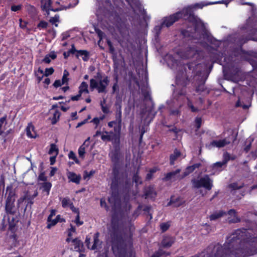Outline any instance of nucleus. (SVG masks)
I'll use <instances>...</instances> for the list:
<instances>
[{
	"label": "nucleus",
	"mask_w": 257,
	"mask_h": 257,
	"mask_svg": "<svg viewBox=\"0 0 257 257\" xmlns=\"http://www.w3.org/2000/svg\"><path fill=\"white\" fill-rule=\"evenodd\" d=\"M70 208L73 212L77 213V215H76V219H75V223L77 224H82L83 223V222H80V221H79V215L78 209L75 207L74 206L73 203L70 206Z\"/></svg>",
	"instance_id": "nucleus-41"
},
{
	"label": "nucleus",
	"mask_w": 257,
	"mask_h": 257,
	"mask_svg": "<svg viewBox=\"0 0 257 257\" xmlns=\"http://www.w3.org/2000/svg\"><path fill=\"white\" fill-rule=\"evenodd\" d=\"M27 136L31 139H35L37 137V134L35 131L34 126L32 124H29L26 129Z\"/></svg>",
	"instance_id": "nucleus-26"
},
{
	"label": "nucleus",
	"mask_w": 257,
	"mask_h": 257,
	"mask_svg": "<svg viewBox=\"0 0 257 257\" xmlns=\"http://www.w3.org/2000/svg\"><path fill=\"white\" fill-rule=\"evenodd\" d=\"M96 33L99 38V40L98 42V44L100 43V41L105 37V34L100 30H96Z\"/></svg>",
	"instance_id": "nucleus-50"
},
{
	"label": "nucleus",
	"mask_w": 257,
	"mask_h": 257,
	"mask_svg": "<svg viewBox=\"0 0 257 257\" xmlns=\"http://www.w3.org/2000/svg\"><path fill=\"white\" fill-rule=\"evenodd\" d=\"M85 243L87 246V247L89 249H91V243H90V237H89L88 236H87L86 237V239L85 241Z\"/></svg>",
	"instance_id": "nucleus-62"
},
{
	"label": "nucleus",
	"mask_w": 257,
	"mask_h": 257,
	"mask_svg": "<svg viewBox=\"0 0 257 257\" xmlns=\"http://www.w3.org/2000/svg\"><path fill=\"white\" fill-rule=\"evenodd\" d=\"M88 85L86 82L83 81L82 82L79 87V93L81 95L83 93L88 94L89 90L88 89Z\"/></svg>",
	"instance_id": "nucleus-32"
},
{
	"label": "nucleus",
	"mask_w": 257,
	"mask_h": 257,
	"mask_svg": "<svg viewBox=\"0 0 257 257\" xmlns=\"http://www.w3.org/2000/svg\"><path fill=\"white\" fill-rule=\"evenodd\" d=\"M186 157V155L181 153L177 149H175L173 154H171L170 157V162L171 165L175 164V162L178 159H182Z\"/></svg>",
	"instance_id": "nucleus-19"
},
{
	"label": "nucleus",
	"mask_w": 257,
	"mask_h": 257,
	"mask_svg": "<svg viewBox=\"0 0 257 257\" xmlns=\"http://www.w3.org/2000/svg\"><path fill=\"white\" fill-rule=\"evenodd\" d=\"M180 200L179 197L175 198L174 197H171L170 202L168 204V206L173 205L175 207L179 206L181 204L180 202H178Z\"/></svg>",
	"instance_id": "nucleus-39"
},
{
	"label": "nucleus",
	"mask_w": 257,
	"mask_h": 257,
	"mask_svg": "<svg viewBox=\"0 0 257 257\" xmlns=\"http://www.w3.org/2000/svg\"><path fill=\"white\" fill-rule=\"evenodd\" d=\"M133 182H134L137 185L142 183V179L139 176L138 172L134 175L133 177Z\"/></svg>",
	"instance_id": "nucleus-47"
},
{
	"label": "nucleus",
	"mask_w": 257,
	"mask_h": 257,
	"mask_svg": "<svg viewBox=\"0 0 257 257\" xmlns=\"http://www.w3.org/2000/svg\"><path fill=\"white\" fill-rule=\"evenodd\" d=\"M56 210L52 209L51 210L50 214L48 217V221L51 222L49 225H55L58 223H62L65 222V220L61 217L60 215H57L55 218L54 217L55 216Z\"/></svg>",
	"instance_id": "nucleus-14"
},
{
	"label": "nucleus",
	"mask_w": 257,
	"mask_h": 257,
	"mask_svg": "<svg viewBox=\"0 0 257 257\" xmlns=\"http://www.w3.org/2000/svg\"><path fill=\"white\" fill-rule=\"evenodd\" d=\"M72 241L74 243V249L77 251L81 252L83 248V243L76 239H73Z\"/></svg>",
	"instance_id": "nucleus-36"
},
{
	"label": "nucleus",
	"mask_w": 257,
	"mask_h": 257,
	"mask_svg": "<svg viewBox=\"0 0 257 257\" xmlns=\"http://www.w3.org/2000/svg\"><path fill=\"white\" fill-rule=\"evenodd\" d=\"M68 157L70 159L73 160L76 164H79V161L76 156L75 154L73 151H70L68 154Z\"/></svg>",
	"instance_id": "nucleus-45"
},
{
	"label": "nucleus",
	"mask_w": 257,
	"mask_h": 257,
	"mask_svg": "<svg viewBox=\"0 0 257 257\" xmlns=\"http://www.w3.org/2000/svg\"><path fill=\"white\" fill-rule=\"evenodd\" d=\"M101 140L104 142L112 141L113 144L118 145L119 143V137L116 136L112 132L105 131L102 133Z\"/></svg>",
	"instance_id": "nucleus-12"
},
{
	"label": "nucleus",
	"mask_w": 257,
	"mask_h": 257,
	"mask_svg": "<svg viewBox=\"0 0 257 257\" xmlns=\"http://www.w3.org/2000/svg\"><path fill=\"white\" fill-rule=\"evenodd\" d=\"M230 187L233 190H236L241 188L243 186L242 184H238V183H233L229 185Z\"/></svg>",
	"instance_id": "nucleus-52"
},
{
	"label": "nucleus",
	"mask_w": 257,
	"mask_h": 257,
	"mask_svg": "<svg viewBox=\"0 0 257 257\" xmlns=\"http://www.w3.org/2000/svg\"><path fill=\"white\" fill-rule=\"evenodd\" d=\"M175 240V238L172 236H165L161 242V245L163 247L169 248L174 243Z\"/></svg>",
	"instance_id": "nucleus-22"
},
{
	"label": "nucleus",
	"mask_w": 257,
	"mask_h": 257,
	"mask_svg": "<svg viewBox=\"0 0 257 257\" xmlns=\"http://www.w3.org/2000/svg\"><path fill=\"white\" fill-rule=\"evenodd\" d=\"M202 37L203 39H206L207 41H211V37L207 33L204 32V33L202 34Z\"/></svg>",
	"instance_id": "nucleus-63"
},
{
	"label": "nucleus",
	"mask_w": 257,
	"mask_h": 257,
	"mask_svg": "<svg viewBox=\"0 0 257 257\" xmlns=\"http://www.w3.org/2000/svg\"><path fill=\"white\" fill-rule=\"evenodd\" d=\"M99 233L96 232L94 234L93 236V244L91 246V249L94 250L97 248V246L99 244V240L98 239Z\"/></svg>",
	"instance_id": "nucleus-35"
},
{
	"label": "nucleus",
	"mask_w": 257,
	"mask_h": 257,
	"mask_svg": "<svg viewBox=\"0 0 257 257\" xmlns=\"http://www.w3.org/2000/svg\"><path fill=\"white\" fill-rule=\"evenodd\" d=\"M54 71V69L52 67L46 68L45 69L44 75L45 76H48L53 73Z\"/></svg>",
	"instance_id": "nucleus-54"
},
{
	"label": "nucleus",
	"mask_w": 257,
	"mask_h": 257,
	"mask_svg": "<svg viewBox=\"0 0 257 257\" xmlns=\"http://www.w3.org/2000/svg\"><path fill=\"white\" fill-rule=\"evenodd\" d=\"M59 16L55 15L54 17H52L50 19V22L52 24L54 25L55 27H57L58 24H57V23L59 21Z\"/></svg>",
	"instance_id": "nucleus-49"
},
{
	"label": "nucleus",
	"mask_w": 257,
	"mask_h": 257,
	"mask_svg": "<svg viewBox=\"0 0 257 257\" xmlns=\"http://www.w3.org/2000/svg\"><path fill=\"white\" fill-rule=\"evenodd\" d=\"M109 83L107 76H102L101 73L98 72L93 78L90 80V87L91 90L96 89L98 93L105 92Z\"/></svg>",
	"instance_id": "nucleus-4"
},
{
	"label": "nucleus",
	"mask_w": 257,
	"mask_h": 257,
	"mask_svg": "<svg viewBox=\"0 0 257 257\" xmlns=\"http://www.w3.org/2000/svg\"><path fill=\"white\" fill-rule=\"evenodd\" d=\"M138 85L141 90L142 93L144 96L145 98L148 99L150 97V94L147 87L145 85L142 86L139 83H138Z\"/></svg>",
	"instance_id": "nucleus-37"
},
{
	"label": "nucleus",
	"mask_w": 257,
	"mask_h": 257,
	"mask_svg": "<svg viewBox=\"0 0 257 257\" xmlns=\"http://www.w3.org/2000/svg\"><path fill=\"white\" fill-rule=\"evenodd\" d=\"M166 254V255H168L170 254L169 252L166 253L163 249L159 248V250L155 252H154L151 257H161L162 255L164 254Z\"/></svg>",
	"instance_id": "nucleus-43"
},
{
	"label": "nucleus",
	"mask_w": 257,
	"mask_h": 257,
	"mask_svg": "<svg viewBox=\"0 0 257 257\" xmlns=\"http://www.w3.org/2000/svg\"><path fill=\"white\" fill-rule=\"evenodd\" d=\"M231 140L228 138H225L222 140H213L210 143V145L213 147L222 148L229 144Z\"/></svg>",
	"instance_id": "nucleus-20"
},
{
	"label": "nucleus",
	"mask_w": 257,
	"mask_h": 257,
	"mask_svg": "<svg viewBox=\"0 0 257 257\" xmlns=\"http://www.w3.org/2000/svg\"><path fill=\"white\" fill-rule=\"evenodd\" d=\"M16 226H9V231L12 232V233H13L12 235H11V237L15 239H16L17 235L16 234H15V231L16 230Z\"/></svg>",
	"instance_id": "nucleus-51"
},
{
	"label": "nucleus",
	"mask_w": 257,
	"mask_h": 257,
	"mask_svg": "<svg viewBox=\"0 0 257 257\" xmlns=\"http://www.w3.org/2000/svg\"><path fill=\"white\" fill-rule=\"evenodd\" d=\"M48 25V23L44 21H41L38 25V28H46Z\"/></svg>",
	"instance_id": "nucleus-57"
},
{
	"label": "nucleus",
	"mask_w": 257,
	"mask_h": 257,
	"mask_svg": "<svg viewBox=\"0 0 257 257\" xmlns=\"http://www.w3.org/2000/svg\"><path fill=\"white\" fill-rule=\"evenodd\" d=\"M181 170L178 169L175 171L169 172L166 174L165 178L163 180L167 181L170 180H173V181L177 180H180V179L182 176L179 175Z\"/></svg>",
	"instance_id": "nucleus-17"
},
{
	"label": "nucleus",
	"mask_w": 257,
	"mask_h": 257,
	"mask_svg": "<svg viewBox=\"0 0 257 257\" xmlns=\"http://www.w3.org/2000/svg\"><path fill=\"white\" fill-rule=\"evenodd\" d=\"M100 205L102 207H104L106 210H108V207L106 204V201L104 198L100 199Z\"/></svg>",
	"instance_id": "nucleus-58"
},
{
	"label": "nucleus",
	"mask_w": 257,
	"mask_h": 257,
	"mask_svg": "<svg viewBox=\"0 0 257 257\" xmlns=\"http://www.w3.org/2000/svg\"><path fill=\"white\" fill-rule=\"evenodd\" d=\"M200 166V164L197 163L195 164L192 166L188 167L186 170L184 171L183 173V175L182 176V177L180 179H182L184 177L187 176L190 173L192 172L196 168H199Z\"/></svg>",
	"instance_id": "nucleus-29"
},
{
	"label": "nucleus",
	"mask_w": 257,
	"mask_h": 257,
	"mask_svg": "<svg viewBox=\"0 0 257 257\" xmlns=\"http://www.w3.org/2000/svg\"><path fill=\"white\" fill-rule=\"evenodd\" d=\"M56 57V53L54 51H52L45 56L42 61L45 63L49 64L51 61V60H54Z\"/></svg>",
	"instance_id": "nucleus-30"
},
{
	"label": "nucleus",
	"mask_w": 257,
	"mask_h": 257,
	"mask_svg": "<svg viewBox=\"0 0 257 257\" xmlns=\"http://www.w3.org/2000/svg\"><path fill=\"white\" fill-rule=\"evenodd\" d=\"M10 190L6 200V210L8 213L13 214L15 213L14 202L15 201V193L12 190L10 186L7 187V191Z\"/></svg>",
	"instance_id": "nucleus-9"
},
{
	"label": "nucleus",
	"mask_w": 257,
	"mask_h": 257,
	"mask_svg": "<svg viewBox=\"0 0 257 257\" xmlns=\"http://www.w3.org/2000/svg\"><path fill=\"white\" fill-rule=\"evenodd\" d=\"M72 203L68 197H65L62 200V206L63 208L70 207Z\"/></svg>",
	"instance_id": "nucleus-42"
},
{
	"label": "nucleus",
	"mask_w": 257,
	"mask_h": 257,
	"mask_svg": "<svg viewBox=\"0 0 257 257\" xmlns=\"http://www.w3.org/2000/svg\"><path fill=\"white\" fill-rule=\"evenodd\" d=\"M177 53L182 59H189L192 57L197 58L199 52L194 47H187L183 51H177Z\"/></svg>",
	"instance_id": "nucleus-10"
},
{
	"label": "nucleus",
	"mask_w": 257,
	"mask_h": 257,
	"mask_svg": "<svg viewBox=\"0 0 257 257\" xmlns=\"http://www.w3.org/2000/svg\"><path fill=\"white\" fill-rule=\"evenodd\" d=\"M195 124L196 127L198 129L200 127L201 123H202V119L200 117H197L195 120Z\"/></svg>",
	"instance_id": "nucleus-56"
},
{
	"label": "nucleus",
	"mask_w": 257,
	"mask_h": 257,
	"mask_svg": "<svg viewBox=\"0 0 257 257\" xmlns=\"http://www.w3.org/2000/svg\"><path fill=\"white\" fill-rule=\"evenodd\" d=\"M87 140H86L84 143L78 149V155L80 158L83 159L85 154V150L88 148L89 144H87Z\"/></svg>",
	"instance_id": "nucleus-28"
},
{
	"label": "nucleus",
	"mask_w": 257,
	"mask_h": 257,
	"mask_svg": "<svg viewBox=\"0 0 257 257\" xmlns=\"http://www.w3.org/2000/svg\"><path fill=\"white\" fill-rule=\"evenodd\" d=\"M49 154L50 155L57 156L58 154V148L56 145L54 144H52L50 145V148L49 151Z\"/></svg>",
	"instance_id": "nucleus-40"
},
{
	"label": "nucleus",
	"mask_w": 257,
	"mask_h": 257,
	"mask_svg": "<svg viewBox=\"0 0 257 257\" xmlns=\"http://www.w3.org/2000/svg\"><path fill=\"white\" fill-rule=\"evenodd\" d=\"M134 226H109L111 248L115 257H134L132 237Z\"/></svg>",
	"instance_id": "nucleus-1"
},
{
	"label": "nucleus",
	"mask_w": 257,
	"mask_h": 257,
	"mask_svg": "<svg viewBox=\"0 0 257 257\" xmlns=\"http://www.w3.org/2000/svg\"><path fill=\"white\" fill-rule=\"evenodd\" d=\"M252 16L245 23L238 27L237 32L229 36L228 40L238 48L249 40L257 41V13L256 8L251 7Z\"/></svg>",
	"instance_id": "nucleus-3"
},
{
	"label": "nucleus",
	"mask_w": 257,
	"mask_h": 257,
	"mask_svg": "<svg viewBox=\"0 0 257 257\" xmlns=\"http://www.w3.org/2000/svg\"><path fill=\"white\" fill-rule=\"evenodd\" d=\"M105 103V100L104 99L103 101H101L100 103V105L101 107V110L104 113H108L109 112V109L108 107L106 105H104V104Z\"/></svg>",
	"instance_id": "nucleus-46"
},
{
	"label": "nucleus",
	"mask_w": 257,
	"mask_h": 257,
	"mask_svg": "<svg viewBox=\"0 0 257 257\" xmlns=\"http://www.w3.org/2000/svg\"><path fill=\"white\" fill-rule=\"evenodd\" d=\"M192 183L193 187L195 188H199L202 187L208 190H210L213 187V181L207 175H204L198 180H192Z\"/></svg>",
	"instance_id": "nucleus-8"
},
{
	"label": "nucleus",
	"mask_w": 257,
	"mask_h": 257,
	"mask_svg": "<svg viewBox=\"0 0 257 257\" xmlns=\"http://www.w3.org/2000/svg\"><path fill=\"white\" fill-rule=\"evenodd\" d=\"M76 228L74 226H71V228L69 229L68 232V235L69 237H71L72 235V233L75 232Z\"/></svg>",
	"instance_id": "nucleus-64"
},
{
	"label": "nucleus",
	"mask_w": 257,
	"mask_h": 257,
	"mask_svg": "<svg viewBox=\"0 0 257 257\" xmlns=\"http://www.w3.org/2000/svg\"><path fill=\"white\" fill-rule=\"evenodd\" d=\"M142 206L141 205H139L138 207V208L134 211L133 214V217L134 218H136L140 213V211L142 210Z\"/></svg>",
	"instance_id": "nucleus-60"
},
{
	"label": "nucleus",
	"mask_w": 257,
	"mask_h": 257,
	"mask_svg": "<svg viewBox=\"0 0 257 257\" xmlns=\"http://www.w3.org/2000/svg\"><path fill=\"white\" fill-rule=\"evenodd\" d=\"M22 8V5H14L11 7V10L14 12H17L20 10Z\"/></svg>",
	"instance_id": "nucleus-61"
},
{
	"label": "nucleus",
	"mask_w": 257,
	"mask_h": 257,
	"mask_svg": "<svg viewBox=\"0 0 257 257\" xmlns=\"http://www.w3.org/2000/svg\"><path fill=\"white\" fill-rule=\"evenodd\" d=\"M70 1L71 0H59L56 3V5H58L59 6L56 8L55 10L59 11L66 10L75 7L78 3V2H77L75 4H72L70 2Z\"/></svg>",
	"instance_id": "nucleus-13"
},
{
	"label": "nucleus",
	"mask_w": 257,
	"mask_h": 257,
	"mask_svg": "<svg viewBox=\"0 0 257 257\" xmlns=\"http://www.w3.org/2000/svg\"><path fill=\"white\" fill-rule=\"evenodd\" d=\"M121 106L118 105L116 106V111H115V120L117 123L118 127L117 128L114 127V131L115 132L117 133L118 134L120 133L121 127Z\"/></svg>",
	"instance_id": "nucleus-15"
},
{
	"label": "nucleus",
	"mask_w": 257,
	"mask_h": 257,
	"mask_svg": "<svg viewBox=\"0 0 257 257\" xmlns=\"http://www.w3.org/2000/svg\"><path fill=\"white\" fill-rule=\"evenodd\" d=\"M108 201L110 204H111L112 207V209L114 211V213L112 215V222L115 219L116 217L117 216L116 212L117 210L119 209L120 208V200L118 198V196H117L113 192L112 193L111 196L110 198H108Z\"/></svg>",
	"instance_id": "nucleus-11"
},
{
	"label": "nucleus",
	"mask_w": 257,
	"mask_h": 257,
	"mask_svg": "<svg viewBox=\"0 0 257 257\" xmlns=\"http://www.w3.org/2000/svg\"><path fill=\"white\" fill-rule=\"evenodd\" d=\"M235 106L236 107H242L243 109H247L248 108L249 105L242 104L240 101L239 100H238L235 104Z\"/></svg>",
	"instance_id": "nucleus-59"
},
{
	"label": "nucleus",
	"mask_w": 257,
	"mask_h": 257,
	"mask_svg": "<svg viewBox=\"0 0 257 257\" xmlns=\"http://www.w3.org/2000/svg\"><path fill=\"white\" fill-rule=\"evenodd\" d=\"M76 51H77V50L75 49L74 45H72V48L71 49H70L69 51H68L67 52H64V53H63L64 57L65 59H67L68 57H69L70 54H74L76 52Z\"/></svg>",
	"instance_id": "nucleus-44"
},
{
	"label": "nucleus",
	"mask_w": 257,
	"mask_h": 257,
	"mask_svg": "<svg viewBox=\"0 0 257 257\" xmlns=\"http://www.w3.org/2000/svg\"><path fill=\"white\" fill-rule=\"evenodd\" d=\"M156 194L153 187L149 186L145 188L144 194L145 198L154 199L156 197Z\"/></svg>",
	"instance_id": "nucleus-25"
},
{
	"label": "nucleus",
	"mask_w": 257,
	"mask_h": 257,
	"mask_svg": "<svg viewBox=\"0 0 257 257\" xmlns=\"http://www.w3.org/2000/svg\"><path fill=\"white\" fill-rule=\"evenodd\" d=\"M60 116V112L59 111L57 110H55L54 111V112H53V116L51 118V122L53 124L56 123V122L59 119Z\"/></svg>",
	"instance_id": "nucleus-38"
},
{
	"label": "nucleus",
	"mask_w": 257,
	"mask_h": 257,
	"mask_svg": "<svg viewBox=\"0 0 257 257\" xmlns=\"http://www.w3.org/2000/svg\"><path fill=\"white\" fill-rule=\"evenodd\" d=\"M66 175L69 180V182L79 184L81 179V176L79 174L68 171L66 173Z\"/></svg>",
	"instance_id": "nucleus-18"
},
{
	"label": "nucleus",
	"mask_w": 257,
	"mask_h": 257,
	"mask_svg": "<svg viewBox=\"0 0 257 257\" xmlns=\"http://www.w3.org/2000/svg\"><path fill=\"white\" fill-rule=\"evenodd\" d=\"M230 160V155L228 153H225L223 154V163L225 165L227 163V162Z\"/></svg>",
	"instance_id": "nucleus-53"
},
{
	"label": "nucleus",
	"mask_w": 257,
	"mask_h": 257,
	"mask_svg": "<svg viewBox=\"0 0 257 257\" xmlns=\"http://www.w3.org/2000/svg\"><path fill=\"white\" fill-rule=\"evenodd\" d=\"M76 56L78 58L79 56H82L84 61H87L89 59V53L86 50H77Z\"/></svg>",
	"instance_id": "nucleus-31"
},
{
	"label": "nucleus",
	"mask_w": 257,
	"mask_h": 257,
	"mask_svg": "<svg viewBox=\"0 0 257 257\" xmlns=\"http://www.w3.org/2000/svg\"><path fill=\"white\" fill-rule=\"evenodd\" d=\"M51 1L52 0H42L41 1V8L43 11H45L48 14L49 11H52L55 12L56 8H54L51 6Z\"/></svg>",
	"instance_id": "nucleus-23"
},
{
	"label": "nucleus",
	"mask_w": 257,
	"mask_h": 257,
	"mask_svg": "<svg viewBox=\"0 0 257 257\" xmlns=\"http://www.w3.org/2000/svg\"><path fill=\"white\" fill-rule=\"evenodd\" d=\"M94 172H95L93 170H91L89 172H88L87 171H85L84 172V176H83L84 179H86L87 178H90L91 176H92L93 175Z\"/></svg>",
	"instance_id": "nucleus-55"
},
{
	"label": "nucleus",
	"mask_w": 257,
	"mask_h": 257,
	"mask_svg": "<svg viewBox=\"0 0 257 257\" xmlns=\"http://www.w3.org/2000/svg\"><path fill=\"white\" fill-rule=\"evenodd\" d=\"M231 1L224 0L222 2H214L209 4H204L203 3H197L193 5L189 6L182 10V12H178L169 17H166L164 19L163 22L159 25L155 26L154 29V32L156 34V36L158 37L162 28L164 26L169 27L171 26L174 23L177 21L180 18H182L184 19H188L189 21L193 22L194 25V31L196 33L200 27L201 29L204 31L205 29L204 24L197 17L194 15L193 13V9H202L203 7L210 4H214L217 3H223L227 5Z\"/></svg>",
	"instance_id": "nucleus-2"
},
{
	"label": "nucleus",
	"mask_w": 257,
	"mask_h": 257,
	"mask_svg": "<svg viewBox=\"0 0 257 257\" xmlns=\"http://www.w3.org/2000/svg\"><path fill=\"white\" fill-rule=\"evenodd\" d=\"M69 76V73L68 72L65 70L63 73V75L62 78V84H65L67 83L68 81V77Z\"/></svg>",
	"instance_id": "nucleus-48"
},
{
	"label": "nucleus",
	"mask_w": 257,
	"mask_h": 257,
	"mask_svg": "<svg viewBox=\"0 0 257 257\" xmlns=\"http://www.w3.org/2000/svg\"><path fill=\"white\" fill-rule=\"evenodd\" d=\"M41 187L43 189V191L46 192V195H48L52 187V184L49 182H45L41 184Z\"/></svg>",
	"instance_id": "nucleus-34"
},
{
	"label": "nucleus",
	"mask_w": 257,
	"mask_h": 257,
	"mask_svg": "<svg viewBox=\"0 0 257 257\" xmlns=\"http://www.w3.org/2000/svg\"><path fill=\"white\" fill-rule=\"evenodd\" d=\"M110 21L112 24V28L114 29V34L117 35V32L122 35L126 32L124 22L120 19V17L115 14H112L110 17Z\"/></svg>",
	"instance_id": "nucleus-6"
},
{
	"label": "nucleus",
	"mask_w": 257,
	"mask_h": 257,
	"mask_svg": "<svg viewBox=\"0 0 257 257\" xmlns=\"http://www.w3.org/2000/svg\"><path fill=\"white\" fill-rule=\"evenodd\" d=\"M186 82L187 79L184 73H182L181 76L179 74L176 76V83L177 86L182 85L184 86L187 84Z\"/></svg>",
	"instance_id": "nucleus-27"
},
{
	"label": "nucleus",
	"mask_w": 257,
	"mask_h": 257,
	"mask_svg": "<svg viewBox=\"0 0 257 257\" xmlns=\"http://www.w3.org/2000/svg\"><path fill=\"white\" fill-rule=\"evenodd\" d=\"M225 164L223 163V162H218L214 164L212 166V170L214 171L213 174H215L216 173H218L222 171V167Z\"/></svg>",
	"instance_id": "nucleus-33"
},
{
	"label": "nucleus",
	"mask_w": 257,
	"mask_h": 257,
	"mask_svg": "<svg viewBox=\"0 0 257 257\" xmlns=\"http://www.w3.org/2000/svg\"><path fill=\"white\" fill-rule=\"evenodd\" d=\"M173 103L176 106H181L183 104L187 103L188 106L191 109L192 112H195L197 109L191 103L188 97L186 95L184 88L180 90H176L173 92Z\"/></svg>",
	"instance_id": "nucleus-5"
},
{
	"label": "nucleus",
	"mask_w": 257,
	"mask_h": 257,
	"mask_svg": "<svg viewBox=\"0 0 257 257\" xmlns=\"http://www.w3.org/2000/svg\"><path fill=\"white\" fill-rule=\"evenodd\" d=\"M226 214V212L223 210H216L211 214L208 218L210 221H215Z\"/></svg>",
	"instance_id": "nucleus-24"
},
{
	"label": "nucleus",
	"mask_w": 257,
	"mask_h": 257,
	"mask_svg": "<svg viewBox=\"0 0 257 257\" xmlns=\"http://www.w3.org/2000/svg\"><path fill=\"white\" fill-rule=\"evenodd\" d=\"M113 178L111 184V188L112 190H115L120 183V174L117 169L116 168L113 169Z\"/></svg>",
	"instance_id": "nucleus-16"
},
{
	"label": "nucleus",
	"mask_w": 257,
	"mask_h": 257,
	"mask_svg": "<svg viewBox=\"0 0 257 257\" xmlns=\"http://www.w3.org/2000/svg\"><path fill=\"white\" fill-rule=\"evenodd\" d=\"M37 195L38 192L37 190H34L33 191L29 190L24 192L23 195L18 200V207H20L25 202L26 204V209L27 207L29 206H31L34 203V199Z\"/></svg>",
	"instance_id": "nucleus-7"
},
{
	"label": "nucleus",
	"mask_w": 257,
	"mask_h": 257,
	"mask_svg": "<svg viewBox=\"0 0 257 257\" xmlns=\"http://www.w3.org/2000/svg\"><path fill=\"white\" fill-rule=\"evenodd\" d=\"M228 220L229 223H235L241 222V219L236 215V212L234 209H230L228 212Z\"/></svg>",
	"instance_id": "nucleus-21"
}]
</instances>
